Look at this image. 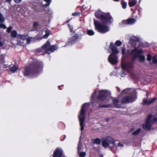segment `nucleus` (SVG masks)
<instances>
[{"label": "nucleus", "instance_id": "1", "mask_svg": "<svg viewBox=\"0 0 157 157\" xmlns=\"http://www.w3.org/2000/svg\"><path fill=\"white\" fill-rule=\"evenodd\" d=\"M43 64L36 59H34L29 66H25L23 71L24 76L33 77L37 76L43 69Z\"/></svg>", "mask_w": 157, "mask_h": 157}, {"label": "nucleus", "instance_id": "2", "mask_svg": "<svg viewBox=\"0 0 157 157\" xmlns=\"http://www.w3.org/2000/svg\"><path fill=\"white\" fill-rule=\"evenodd\" d=\"M95 17L101 20L105 24H111L113 21V19L109 13H105L101 10H98L94 13Z\"/></svg>", "mask_w": 157, "mask_h": 157}, {"label": "nucleus", "instance_id": "3", "mask_svg": "<svg viewBox=\"0 0 157 157\" xmlns=\"http://www.w3.org/2000/svg\"><path fill=\"white\" fill-rule=\"evenodd\" d=\"M109 48L111 49L112 53L109 56L108 61L111 64L115 65L118 62V56L116 54L118 53L119 51L113 43H110Z\"/></svg>", "mask_w": 157, "mask_h": 157}, {"label": "nucleus", "instance_id": "4", "mask_svg": "<svg viewBox=\"0 0 157 157\" xmlns=\"http://www.w3.org/2000/svg\"><path fill=\"white\" fill-rule=\"evenodd\" d=\"M88 106L87 103H85L82 105L80 110V115L78 116V118L80 121V125L81 127L80 130L82 132L84 129V122L85 119V116L86 112V109Z\"/></svg>", "mask_w": 157, "mask_h": 157}, {"label": "nucleus", "instance_id": "5", "mask_svg": "<svg viewBox=\"0 0 157 157\" xmlns=\"http://www.w3.org/2000/svg\"><path fill=\"white\" fill-rule=\"evenodd\" d=\"M103 147L105 148L109 147L111 150L115 146V141L110 136H107L105 140H103L102 142Z\"/></svg>", "mask_w": 157, "mask_h": 157}, {"label": "nucleus", "instance_id": "6", "mask_svg": "<svg viewBox=\"0 0 157 157\" xmlns=\"http://www.w3.org/2000/svg\"><path fill=\"white\" fill-rule=\"evenodd\" d=\"M94 23L95 28L98 32L105 33L109 31V28L108 26L102 24L98 21L94 20Z\"/></svg>", "mask_w": 157, "mask_h": 157}, {"label": "nucleus", "instance_id": "7", "mask_svg": "<svg viewBox=\"0 0 157 157\" xmlns=\"http://www.w3.org/2000/svg\"><path fill=\"white\" fill-rule=\"evenodd\" d=\"M42 48L45 49V51L47 53L49 54L50 52H53L57 49V45H51V43L49 40H48L42 46Z\"/></svg>", "mask_w": 157, "mask_h": 157}, {"label": "nucleus", "instance_id": "8", "mask_svg": "<svg viewBox=\"0 0 157 157\" xmlns=\"http://www.w3.org/2000/svg\"><path fill=\"white\" fill-rule=\"evenodd\" d=\"M97 99L101 101H104L109 95V93L107 90H101L98 92Z\"/></svg>", "mask_w": 157, "mask_h": 157}, {"label": "nucleus", "instance_id": "9", "mask_svg": "<svg viewBox=\"0 0 157 157\" xmlns=\"http://www.w3.org/2000/svg\"><path fill=\"white\" fill-rule=\"evenodd\" d=\"M143 53V51L141 49L139 50L137 48L135 47L134 49L131 50L130 55H134L136 56V57H139Z\"/></svg>", "mask_w": 157, "mask_h": 157}, {"label": "nucleus", "instance_id": "10", "mask_svg": "<svg viewBox=\"0 0 157 157\" xmlns=\"http://www.w3.org/2000/svg\"><path fill=\"white\" fill-rule=\"evenodd\" d=\"M63 154V151L61 148H57L53 152V157H61Z\"/></svg>", "mask_w": 157, "mask_h": 157}, {"label": "nucleus", "instance_id": "11", "mask_svg": "<svg viewBox=\"0 0 157 157\" xmlns=\"http://www.w3.org/2000/svg\"><path fill=\"white\" fill-rule=\"evenodd\" d=\"M80 36H78V35L77 34H75V35L72 36L71 38H70L68 39L67 44H72L74 43L78 39Z\"/></svg>", "mask_w": 157, "mask_h": 157}, {"label": "nucleus", "instance_id": "12", "mask_svg": "<svg viewBox=\"0 0 157 157\" xmlns=\"http://www.w3.org/2000/svg\"><path fill=\"white\" fill-rule=\"evenodd\" d=\"M133 98L131 96H127L123 98L121 100L123 103H128L132 102Z\"/></svg>", "mask_w": 157, "mask_h": 157}, {"label": "nucleus", "instance_id": "13", "mask_svg": "<svg viewBox=\"0 0 157 157\" xmlns=\"http://www.w3.org/2000/svg\"><path fill=\"white\" fill-rule=\"evenodd\" d=\"M147 99L145 98L143 99V103L144 105H149L154 102L156 100L157 98H154L150 101L148 100Z\"/></svg>", "mask_w": 157, "mask_h": 157}, {"label": "nucleus", "instance_id": "14", "mask_svg": "<svg viewBox=\"0 0 157 157\" xmlns=\"http://www.w3.org/2000/svg\"><path fill=\"white\" fill-rule=\"evenodd\" d=\"M142 126L144 129L149 130L151 127V124L150 122L146 121L145 123L142 124Z\"/></svg>", "mask_w": 157, "mask_h": 157}, {"label": "nucleus", "instance_id": "15", "mask_svg": "<svg viewBox=\"0 0 157 157\" xmlns=\"http://www.w3.org/2000/svg\"><path fill=\"white\" fill-rule=\"evenodd\" d=\"M81 150V148L80 147L79 144L78 145V151L79 153V156L80 157H84L86 156V154L85 152H81L80 151Z\"/></svg>", "mask_w": 157, "mask_h": 157}, {"label": "nucleus", "instance_id": "16", "mask_svg": "<svg viewBox=\"0 0 157 157\" xmlns=\"http://www.w3.org/2000/svg\"><path fill=\"white\" fill-rule=\"evenodd\" d=\"M140 40V39L138 37L134 36H132L130 39L129 42H138Z\"/></svg>", "mask_w": 157, "mask_h": 157}, {"label": "nucleus", "instance_id": "17", "mask_svg": "<svg viewBox=\"0 0 157 157\" xmlns=\"http://www.w3.org/2000/svg\"><path fill=\"white\" fill-rule=\"evenodd\" d=\"M83 33H84V34L83 35L87 34L89 35V36H92L94 35V33L93 31L92 30L89 29L87 30L86 32L85 31H83Z\"/></svg>", "mask_w": 157, "mask_h": 157}, {"label": "nucleus", "instance_id": "18", "mask_svg": "<svg viewBox=\"0 0 157 157\" xmlns=\"http://www.w3.org/2000/svg\"><path fill=\"white\" fill-rule=\"evenodd\" d=\"M112 101L114 105L116 106V107L117 108H120L121 107V105L118 104L119 101L117 99L114 98L112 100Z\"/></svg>", "mask_w": 157, "mask_h": 157}, {"label": "nucleus", "instance_id": "19", "mask_svg": "<svg viewBox=\"0 0 157 157\" xmlns=\"http://www.w3.org/2000/svg\"><path fill=\"white\" fill-rule=\"evenodd\" d=\"M137 2V0H130L128 2L129 7H132L136 4Z\"/></svg>", "mask_w": 157, "mask_h": 157}, {"label": "nucleus", "instance_id": "20", "mask_svg": "<svg viewBox=\"0 0 157 157\" xmlns=\"http://www.w3.org/2000/svg\"><path fill=\"white\" fill-rule=\"evenodd\" d=\"M112 107V105L110 104H107V105H101L100 104H99L98 106V108H109Z\"/></svg>", "mask_w": 157, "mask_h": 157}, {"label": "nucleus", "instance_id": "21", "mask_svg": "<svg viewBox=\"0 0 157 157\" xmlns=\"http://www.w3.org/2000/svg\"><path fill=\"white\" fill-rule=\"evenodd\" d=\"M141 129L140 128H138L137 130H135L132 133V135L133 136H137L141 132Z\"/></svg>", "mask_w": 157, "mask_h": 157}, {"label": "nucleus", "instance_id": "22", "mask_svg": "<svg viewBox=\"0 0 157 157\" xmlns=\"http://www.w3.org/2000/svg\"><path fill=\"white\" fill-rule=\"evenodd\" d=\"M101 140L99 138H96L94 139H93L92 140V142L94 144H101Z\"/></svg>", "mask_w": 157, "mask_h": 157}, {"label": "nucleus", "instance_id": "23", "mask_svg": "<svg viewBox=\"0 0 157 157\" xmlns=\"http://www.w3.org/2000/svg\"><path fill=\"white\" fill-rule=\"evenodd\" d=\"M121 67L122 70H127V64L126 63L122 62Z\"/></svg>", "mask_w": 157, "mask_h": 157}, {"label": "nucleus", "instance_id": "24", "mask_svg": "<svg viewBox=\"0 0 157 157\" xmlns=\"http://www.w3.org/2000/svg\"><path fill=\"white\" fill-rule=\"evenodd\" d=\"M18 67L16 65H14L13 67L10 68V71L12 72H14L18 70Z\"/></svg>", "mask_w": 157, "mask_h": 157}, {"label": "nucleus", "instance_id": "25", "mask_svg": "<svg viewBox=\"0 0 157 157\" xmlns=\"http://www.w3.org/2000/svg\"><path fill=\"white\" fill-rule=\"evenodd\" d=\"M127 20L128 24H132L135 21V20L134 18H129Z\"/></svg>", "mask_w": 157, "mask_h": 157}, {"label": "nucleus", "instance_id": "26", "mask_svg": "<svg viewBox=\"0 0 157 157\" xmlns=\"http://www.w3.org/2000/svg\"><path fill=\"white\" fill-rule=\"evenodd\" d=\"M127 70L129 69H132L133 67V64L132 63L128 62L127 63Z\"/></svg>", "mask_w": 157, "mask_h": 157}, {"label": "nucleus", "instance_id": "27", "mask_svg": "<svg viewBox=\"0 0 157 157\" xmlns=\"http://www.w3.org/2000/svg\"><path fill=\"white\" fill-rule=\"evenodd\" d=\"M121 4L122 5V7L123 9H125L126 8L127 4L126 2L122 0L121 2Z\"/></svg>", "mask_w": 157, "mask_h": 157}, {"label": "nucleus", "instance_id": "28", "mask_svg": "<svg viewBox=\"0 0 157 157\" xmlns=\"http://www.w3.org/2000/svg\"><path fill=\"white\" fill-rule=\"evenodd\" d=\"M5 20V18L2 14L0 13V23H3Z\"/></svg>", "mask_w": 157, "mask_h": 157}, {"label": "nucleus", "instance_id": "29", "mask_svg": "<svg viewBox=\"0 0 157 157\" xmlns=\"http://www.w3.org/2000/svg\"><path fill=\"white\" fill-rule=\"evenodd\" d=\"M11 36L13 37H16L17 36V31L15 30L12 31L11 32Z\"/></svg>", "mask_w": 157, "mask_h": 157}, {"label": "nucleus", "instance_id": "30", "mask_svg": "<svg viewBox=\"0 0 157 157\" xmlns=\"http://www.w3.org/2000/svg\"><path fill=\"white\" fill-rule=\"evenodd\" d=\"M139 58V60L142 62H144L145 59L144 56L143 55H141Z\"/></svg>", "mask_w": 157, "mask_h": 157}, {"label": "nucleus", "instance_id": "31", "mask_svg": "<svg viewBox=\"0 0 157 157\" xmlns=\"http://www.w3.org/2000/svg\"><path fill=\"white\" fill-rule=\"evenodd\" d=\"M50 34L49 31H45V34L44 36V38H47Z\"/></svg>", "mask_w": 157, "mask_h": 157}, {"label": "nucleus", "instance_id": "32", "mask_svg": "<svg viewBox=\"0 0 157 157\" xmlns=\"http://www.w3.org/2000/svg\"><path fill=\"white\" fill-rule=\"evenodd\" d=\"M152 61L154 63L157 64V59L156 58V55L154 56L152 58Z\"/></svg>", "mask_w": 157, "mask_h": 157}, {"label": "nucleus", "instance_id": "33", "mask_svg": "<svg viewBox=\"0 0 157 157\" xmlns=\"http://www.w3.org/2000/svg\"><path fill=\"white\" fill-rule=\"evenodd\" d=\"M115 44L116 46H120L121 45L122 43L120 41L117 40L115 42Z\"/></svg>", "mask_w": 157, "mask_h": 157}, {"label": "nucleus", "instance_id": "34", "mask_svg": "<svg viewBox=\"0 0 157 157\" xmlns=\"http://www.w3.org/2000/svg\"><path fill=\"white\" fill-rule=\"evenodd\" d=\"M39 24L37 22H34L33 24V27L34 28L37 29V28Z\"/></svg>", "mask_w": 157, "mask_h": 157}, {"label": "nucleus", "instance_id": "35", "mask_svg": "<svg viewBox=\"0 0 157 157\" xmlns=\"http://www.w3.org/2000/svg\"><path fill=\"white\" fill-rule=\"evenodd\" d=\"M96 92L95 91H94L92 94L91 95V99L92 101L95 98V96L96 95Z\"/></svg>", "mask_w": 157, "mask_h": 157}, {"label": "nucleus", "instance_id": "36", "mask_svg": "<svg viewBox=\"0 0 157 157\" xmlns=\"http://www.w3.org/2000/svg\"><path fill=\"white\" fill-rule=\"evenodd\" d=\"M157 121V118L156 117L154 118L150 121L151 124H153Z\"/></svg>", "mask_w": 157, "mask_h": 157}, {"label": "nucleus", "instance_id": "37", "mask_svg": "<svg viewBox=\"0 0 157 157\" xmlns=\"http://www.w3.org/2000/svg\"><path fill=\"white\" fill-rule=\"evenodd\" d=\"M152 59V57L151 56V54H147V60L148 61H150Z\"/></svg>", "mask_w": 157, "mask_h": 157}, {"label": "nucleus", "instance_id": "38", "mask_svg": "<svg viewBox=\"0 0 157 157\" xmlns=\"http://www.w3.org/2000/svg\"><path fill=\"white\" fill-rule=\"evenodd\" d=\"M152 116L151 114H149L147 117V120L146 121L150 122L151 119V118Z\"/></svg>", "mask_w": 157, "mask_h": 157}, {"label": "nucleus", "instance_id": "39", "mask_svg": "<svg viewBox=\"0 0 157 157\" xmlns=\"http://www.w3.org/2000/svg\"><path fill=\"white\" fill-rule=\"evenodd\" d=\"M129 90L128 89H126L124 90L122 92L121 94L123 95V94H126L128 91Z\"/></svg>", "mask_w": 157, "mask_h": 157}, {"label": "nucleus", "instance_id": "40", "mask_svg": "<svg viewBox=\"0 0 157 157\" xmlns=\"http://www.w3.org/2000/svg\"><path fill=\"white\" fill-rule=\"evenodd\" d=\"M0 28H3V29H6V25L2 24V23H0Z\"/></svg>", "mask_w": 157, "mask_h": 157}, {"label": "nucleus", "instance_id": "41", "mask_svg": "<svg viewBox=\"0 0 157 157\" xmlns=\"http://www.w3.org/2000/svg\"><path fill=\"white\" fill-rule=\"evenodd\" d=\"M28 37V35H21V39L23 40H25L27 39V38Z\"/></svg>", "mask_w": 157, "mask_h": 157}, {"label": "nucleus", "instance_id": "42", "mask_svg": "<svg viewBox=\"0 0 157 157\" xmlns=\"http://www.w3.org/2000/svg\"><path fill=\"white\" fill-rule=\"evenodd\" d=\"M12 27H11V26H10L8 28H7V32L8 33H11V30H12Z\"/></svg>", "mask_w": 157, "mask_h": 157}, {"label": "nucleus", "instance_id": "43", "mask_svg": "<svg viewBox=\"0 0 157 157\" xmlns=\"http://www.w3.org/2000/svg\"><path fill=\"white\" fill-rule=\"evenodd\" d=\"M79 14V13L78 12H76L74 13H73L72 14V15L74 16H77Z\"/></svg>", "mask_w": 157, "mask_h": 157}, {"label": "nucleus", "instance_id": "44", "mask_svg": "<svg viewBox=\"0 0 157 157\" xmlns=\"http://www.w3.org/2000/svg\"><path fill=\"white\" fill-rule=\"evenodd\" d=\"M123 24L125 25V24H128V22H127V20H123L121 22Z\"/></svg>", "mask_w": 157, "mask_h": 157}, {"label": "nucleus", "instance_id": "45", "mask_svg": "<svg viewBox=\"0 0 157 157\" xmlns=\"http://www.w3.org/2000/svg\"><path fill=\"white\" fill-rule=\"evenodd\" d=\"M145 91L146 92V96L147 97V98L148 99L150 93L148 91H147V90H146Z\"/></svg>", "mask_w": 157, "mask_h": 157}, {"label": "nucleus", "instance_id": "46", "mask_svg": "<svg viewBox=\"0 0 157 157\" xmlns=\"http://www.w3.org/2000/svg\"><path fill=\"white\" fill-rule=\"evenodd\" d=\"M133 56L132 57V61H135V60L137 58L136 56H135L134 55H133Z\"/></svg>", "mask_w": 157, "mask_h": 157}, {"label": "nucleus", "instance_id": "47", "mask_svg": "<svg viewBox=\"0 0 157 157\" xmlns=\"http://www.w3.org/2000/svg\"><path fill=\"white\" fill-rule=\"evenodd\" d=\"M27 44H29L30 43L31 39L30 38H27L26 39Z\"/></svg>", "mask_w": 157, "mask_h": 157}, {"label": "nucleus", "instance_id": "48", "mask_svg": "<svg viewBox=\"0 0 157 157\" xmlns=\"http://www.w3.org/2000/svg\"><path fill=\"white\" fill-rule=\"evenodd\" d=\"M22 0H14V2L16 3H20Z\"/></svg>", "mask_w": 157, "mask_h": 157}, {"label": "nucleus", "instance_id": "49", "mask_svg": "<svg viewBox=\"0 0 157 157\" xmlns=\"http://www.w3.org/2000/svg\"><path fill=\"white\" fill-rule=\"evenodd\" d=\"M122 55L123 56L124 55L125 53V50L124 48H123L122 49Z\"/></svg>", "mask_w": 157, "mask_h": 157}, {"label": "nucleus", "instance_id": "50", "mask_svg": "<svg viewBox=\"0 0 157 157\" xmlns=\"http://www.w3.org/2000/svg\"><path fill=\"white\" fill-rule=\"evenodd\" d=\"M44 1H45L47 3H48V4H50L51 2V0H43Z\"/></svg>", "mask_w": 157, "mask_h": 157}, {"label": "nucleus", "instance_id": "51", "mask_svg": "<svg viewBox=\"0 0 157 157\" xmlns=\"http://www.w3.org/2000/svg\"><path fill=\"white\" fill-rule=\"evenodd\" d=\"M110 120V118H106L105 119V121H106V122H108V121H109Z\"/></svg>", "mask_w": 157, "mask_h": 157}, {"label": "nucleus", "instance_id": "52", "mask_svg": "<svg viewBox=\"0 0 157 157\" xmlns=\"http://www.w3.org/2000/svg\"><path fill=\"white\" fill-rule=\"evenodd\" d=\"M134 128H132L130 129L129 131V132H132L134 130Z\"/></svg>", "mask_w": 157, "mask_h": 157}, {"label": "nucleus", "instance_id": "53", "mask_svg": "<svg viewBox=\"0 0 157 157\" xmlns=\"http://www.w3.org/2000/svg\"><path fill=\"white\" fill-rule=\"evenodd\" d=\"M3 45V43L1 41H0V46L2 47Z\"/></svg>", "mask_w": 157, "mask_h": 157}, {"label": "nucleus", "instance_id": "54", "mask_svg": "<svg viewBox=\"0 0 157 157\" xmlns=\"http://www.w3.org/2000/svg\"><path fill=\"white\" fill-rule=\"evenodd\" d=\"M49 4H48V3L46 2V3L44 5V6L47 7L48 6Z\"/></svg>", "mask_w": 157, "mask_h": 157}, {"label": "nucleus", "instance_id": "55", "mask_svg": "<svg viewBox=\"0 0 157 157\" xmlns=\"http://www.w3.org/2000/svg\"><path fill=\"white\" fill-rule=\"evenodd\" d=\"M118 146H119L121 147V146H122L123 145L122 144L120 143H119L118 144Z\"/></svg>", "mask_w": 157, "mask_h": 157}, {"label": "nucleus", "instance_id": "56", "mask_svg": "<svg viewBox=\"0 0 157 157\" xmlns=\"http://www.w3.org/2000/svg\"><path fill=\"white\" fill-rule=\"evenodd\" d=\"M62 86H63V85H62V86H58V88H59V90H62V89H61V87H62Z\"/></svg>", "mask_w": 157, "mask_h": 157}, {"label": "nucleus", "instance_id": "57", "mask_svg": "<svg viewBox=\"0 0 157 157\" xmlns=\"http://www.w3.org/2000/svg\"><path fill=\"white\" fill-rule=\"evenodd\" d=\"M71 19H69V20H67L66 21V23H68L70 21Z\"/></svg>", "mask_w": 157, "mask_h": 157}, {"label": "nucleus", "instance_id": "58", "mask_svg": "<svg viewBox=\"0 0 157 157\" xmlns=\"http://www.w3.org/2000/svg\"><path fill=\"white\" fill-rule=\"evenodd\" d=\"M12 0H6V1L7 2H10Z\"/></svg>", "mask_w": 157, "mask_h": 157}, {"label": "nucleus", "instance_id": "59", "mask_svg": "<svg viewBox=\"0 0 157 157\" xmlns=\"http://www.w3.org/2000/svg\"><path fill=\"white\" fill-rule=\"evenodd\" d=\"M4 58V56L3 55H2L1 56V59H3Z\"/></svg>", "mask_w": 157, "mask_h": 157}, {"label": "nucleus", "instance_id": "60", "mask_svg": "<svg viewBox=\"0 0 157 157\" xmlns=\"http://www.w3.org/2000/svg\"><path fill=\"white\" fill-rule=\"evenodd\" d=\"M113 1L116 2H118L119 1V0H113Z\"/></svg>", "mask_w": 157, "mask_h": 157}, {"label": "nucleus", "instance_id": "61", "mask_svg": "<svg viewBox=\"0 0 157 157\" xmlns=\"http://www.w3.org/2000/svg\"><path fill=\"white\" fill-rule=\"evenodd\" d=\"M68 26H69V28H70V27H71L70 25L69 24H68Z\"/></svg>", "mask_w": 157, "mask_h": 157}, {"label": "nucleus", "instance_id": "62", "mask_svg": "<svg viewBox=\"0 0 157 157\" xmlns=\"http://www.w3.org/2000/svg\"><path fill=\"white\" fill-rule=\"evenodd\" d=\"M99 157H103V155H101Z\"/></svg>", "mask_w": 157, "mask_h": 157}, {"label": "nucleus", "instance_id": "63", "mask_svg": "<svg viewBox=\"0 0 157 157\" xmlns=\"http://www.w3.org/2000/svg\"><path fill=\"white\" fill-rule=\"evenodd\" d=\"M118 88V91H119V92H120V90L119 88Z\"/></svg>", "mask_w": 157, "mask_h": 157}, {"label": "nucleus", "instance_id": "64", "mask_svg": "<svg viewBox=\"0 0 157 157\" xmlns=\"http://www.w3.org/2000/svg\"><path fill=\"white\" fill-rule=\"evenodd\" d=\"M93 105L94 106V104H93Z\"/></svg>", "mask_w": 157, "mask_h": 157}]
</instances>
